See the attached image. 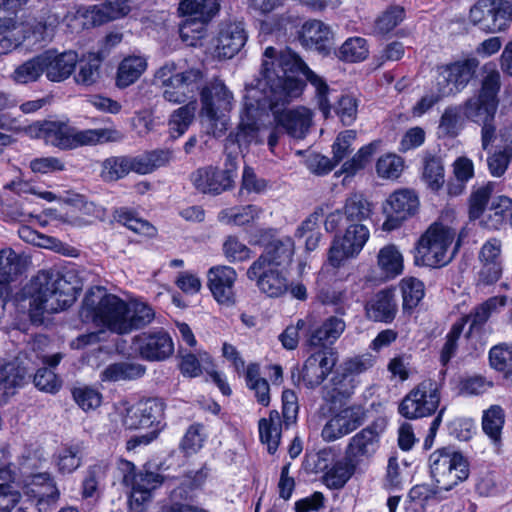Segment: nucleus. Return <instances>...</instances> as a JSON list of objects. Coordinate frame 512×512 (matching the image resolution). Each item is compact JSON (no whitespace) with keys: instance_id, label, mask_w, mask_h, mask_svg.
I'll return each instance as SVG.
<instances>
[{"instance_id":"nucleus-1","label":"nucleus","mask_w":512,"mask_h":512,"mask_svg":"<svg viewBox=\"0 0 512 512\" xmlns=\"http://www.w3.org/2000/svg\"><path fill=\"white\" fill-rule=\"evenodd\" d=\"M289 73L305 76L315 89L319 110L328 118L332 109L329 100L332 90L326 81L291 49L278 52L271 46L263 53L259 75L246 85L247 107L249 110L271 111L278 126L290 136L302 139L311 126L312 113L303 106L286 109L302 95L305 87L302 80Z\"/></svg>"},{"instance_id":"nucleus-2","label":"nucleus","mask_w":512,"mask_h":512,"mask_svg":"<svg viewBox=\"0 0 512 512\" xmlns=\"http://www.w3.org/2000/svg\"><path fill=\"white\" fill-rule=\"evenodd\" d=\"M81 290L73 271L42 270L31 281V306L46 313H57L71 306Z\"/></svg>"},{"instance_id":"nucleus-3","label":"nucleus","mask_w":512,"mask_h":512,"mask_svg":"<svg viewBox=\"0 0 512 512\" xmlns=\"http://www.w3.org/2000/svg\"><path fill=\"white\" fill-rule=\"evenodd\" d=\"M38 138L60 150H74L83 146H96L119 142L124 136L115 127L79 130L67 121H43L30 127Z\"/></svg>"},{"instance_id":"nucleus-4","label":"nucleus","mask_w":512,"mask_h":512,"mask_svg":"<svg viewBox=\"0 0 512 512\" xmlns=\"http://www.w3.org/2000/svg\"><path fill=\"white\" fill-rule=\"evenodd\" d=\"M478 65V60L471 58L438 67L435 85L412 107V114L422 116L444 97L460 92L473 78Z\"/></svg>"},{"instance_id":"nucleus-5","label":"nucleus","mask_w":512,"mask_h":512,"mask_svg":"<svg viewBox=\"0 0 512 512\" xmlns=\"http://www.w3.org/2000/svg\"><path fill=\"white\" fill-rule=\"evenodd\" d=\"M128 303L116 295L107 293L101 286L90 288L83 300L80 317L84 322H93L111 332L125 334V319Z\"/></svg>"},{"instance_id":"nucleus-6","label":"nucleus","mask_w":512,"mask_h":512,"mask_svg":"<svg viewBox=\"0 0 512 512\" xmlns=\"http://www.w3.org/2000/svg\"><path fill=\"white\" fill-rule=\"evenodd\" d=\"M455 237L456 230L454 228L441 222L431 224L416 242L415 265L439 268L450 263L460 246L458 240L455 249L450 252Z\"/></svg>"},{"instance_id":"nucleus-7","label":"nucleus","mask_w":512,"mask_h":512,"mask_svg":"<svg viewBox=\"0 0 512 512\" xmlns=\"http://www.w3.org/2000/svg\"><path fill=\"white\" fill-rule=\"evenodd\" d=\"M200 102L202 124L209 134L221 137L228 129L233 94L221 80L215 79L201 89Z\"/></svg>"},{"instance_id":"nucleus-8","label":"nucleus","mask_w":512,"mask_h":512,"mask_svg":"<svg viewBox=\"0 0 512 512\" xmlns=\"http://www.w3.org/2000/svg\"><path fill=\"white\" fill-rule=\"evenodd\" d=\"M375 359L369 354L359 355L344 360L321 388L322 399L330 404H337L352 397L360 381L358 376L374 366Z\"/></svg>"},{"instance_id":"nucleus-9","label":"nucleus","mask_w":512,"mask_h":512,"mask_svg":"<svg viewBox=\"0 0 512 512\" xmlns=\"http://www.w3.org/2000/svg\"><path fill=\"white\" fill-rule=\"evenodd\" d=\"M204 75L198 68L177 71L175 62L170 61L159 67L153 82L162 90L163 98L172 104H183L194 98L200 89Z\"/></svg>"},{"instance_id":"nucleus-10","label":"nucleus","mask_w":512,"mask_h":512,"mask_svg":"<svg viewBox=\"0 0 512 512\" xmlns=\"http://www.w3.org/2000/svg\"><path fill=\"white\" fill-rule=\"evenodd\" d=\"M430 474L437 487L451 490L469 476V465L465 457L455 447L439 448L429 457Z\"/></svg>"},{"instance_id":"nucleus-11","label":"nucleus","mask_w":512,"mask_h":512,"mask_svg":"<svg viewBox=\"0 0 512 512\" xmlns=\"http://www.w3.org/2000/svg\"><path fill=\"white\" fill-rule=\"evenodd\" d=\"M500 74L492 69L486 72L478 95L469 98L464 106V115L475 123L493 121L498 106Z\"/></svg>"},{"instance_id":"nucleus-12","label":"nucleus","mask_w":512,"mask_h":512,"mask_svg":"<svg viewBox=\"0 0 512 512\" xmlns=\"http://www.w3.org/2000/svg\"><path fill=\"white\" fill-rule=\"evenodd\" d=\"M469 20L486 32L504 31L512 20V0H478L470 8Z\"/></svg>"},{"instance_id":"nucleus-13","label":"nucleus","mask_w":512,"mask_h":512,"mask_svg":"<svg viewBox=\"0 0 512 512\" xmlns=\"http://www.w3.org/2000/svg\"><path fill=\"white\" fill-rule=\"evenodd\" d=\"M224 166L222 170L213 166L197 169L190 176L193 186L201 193L213 195L232 189L237 176L236 157L228 154Z\"/></svg>"},{"instance_id":"nucleus-14","label":"nucleus","mask_w":512,"mask_h":512,"mask_svg":"<svg viewBox=\"0 0 512 512\" xmlns=\"http://www.w3.org/2000/svg\"><path fill=\"white\" fill-rule=\"evenodd\" d=\"M440 403L437 382L422 381L401 401L398 412L407 419H417L433 414Z\"/></svg>"},{"instance_id":"nucleus-15","label":"nucleus","mask_w":512,"mask_h":512,"mask_svg":"<svg viewBox=\"0 0 512 512\" xmlns=\"http://www.w3.org/2000/svg\"><path fill=\"white\" fill-rule=\"evenodd\" d=\"M385 429L384 419H377L361 429L349 439L345 456L357 466L369 463L380 448L381 435Z\"/></svg>"},{"instance_id":"nucleus-16","label":"nucleus","mask_w":512,"mask_h":512,"mask_svg":"<svg viewBox=\"0 0 512 512\" xmlns=\"http://www.w3.org/2000/svg\"><path fill=\"white\" fill-rule=\"evenodd\" d=\"M298 326L306 327L305 344L320 349H328L327 346L333 345L346 329L345 321L336 315L329 316L319 324L315 315L308 314L298 320Z\"/></svg>"},{"instance_id":"nucleus-17","label":"nucleus","mask_w":512,"mask_h":512,"mask_svg":"<svg viewBox=\"0 0 512 512\" xmlns=\"http://www.w3.org/2000/svg\"><path fill=\"white\" fill-rule=\"evenodd\" d=\"M369 239V230L364 224L347 225L343 236H336L328 253L330 265L338 268L360 253Z\"/></svg>"},{"instance_id":"nucleus-18","label":"nucleus","mask_w":512,"mask_h":512,"mask_svg":"<svg viewBox=\"0 0 512 512\" xmlns=\"http://www.w3.org/2000/svg\"><path fill=\"white\" fill-rule=\"evenodd\" d=\"M246 276L254 281L259 291L270 298H278L288 291V279L280 268L271 267L264 258H257L248 267Z\"/></svg>"},{"instance_id":"nucleus-19","label":"nucleus","mask_w":512,"mask_h":512,"mask_svg":"<svg viewBox=\"0 0 512 512\" xmlns=\"http://www.w3.org/2000/svg\"><path fill=\"white\" fill-rule=\"evenodd\" d=\"M164 403L157 398L141 400L132 406H127L122 412V424L130 430L146 429L160 425L164 416Z\"/></svg>"},{"instance_id":"nucleus-20","label":"nucleus","mask_w":512,"mask_h":512,"mask_svg":"<svg viewBox=\"0 0 512 512\" xmlns=\"http://www.w3.org/2000/svg\"><path fill=\"white\" fill-rule=\"evenodd\" d=\"M338 361V356L332 349H319L312 353L304 362L298 373L297 383H303L308 389H315L332 372Z\"/></svg>"},{"instance_id":"nucleus-21","label":"nucleus","mask_w":512,"mask_h":512,"mask_svg":"<svg viewBox=\"0 0 512 512\" xmlns=\"http://www.w3.org/2000/svg\"><path fill=\"white\" fill-rule=\"evenodd\" d=\"M130 348L135 355L148 361L165 360L174 352L172 338L163 330L135 335Z\"/></svg>"},{"instance_id":"nucleus-22","label":"nucleus","mask_w":512,"mask_h":512,"mask_svg":"<svg viewBox=\"0 0 512 512\" xmlns=\"http://www.w3.org/2000/svg\"><path fill=\"white\" fill-rule=\"evenodd\" d=\"M419 199L414 191L400 189L393 192L383 205L386 220L383 229L391 231L398 228L403 221L416 214Z\"/></svg>"},{"instance_id":"nucleus-23","label":"nucleus","mask_w":512,"mask_h":512,"mask_svg":"<svg viewBox=\"0 0 512 512\" xmlns=\"http://www.w3.org/2000/svg\"><path fill=\"white\" fill-rule=\"evenodd\" d=\"M255 244L265 246V251L258 257L264 258L269 266L280 268L289 265L294 255V241L288 236L275 237L274 230L257 231Z\"/></svg>"},{"instance_id":"nucleus-24","label":"nucleus","mask_w":512,"mask_h":512,"mask_svg":"<svg viewBox=\"0 0 512 512\" xmlns=\"http://www.w3.org/2000/svg\"><path fill=\"white\" fill-rule=\"evenodd\" d=\"M237 272L231 266L217 265L207 272V285L218 304L231 307L236 303L234 285Z\"/></svg>"},{"instance_id":"nucleus-25","label":"nucleus","mask_w":512,"mask_h":512,"mask_svg":"<svg viewBox=\"0 0 512 512\" xmlns=\"http://www.w3.org/2000/svg\"><path fill=\"white\" fill-rule=\"evenodd\" d=\"M365 420V412L361 406H348L335 414L323 427L321 436L332 442L360 427Z\"/></svg>"},{"instance_id":"nucleus-26","label":"nucleus","mask_w":512,"mask_h":512,"mask_svg":"<svg viewBox=\"0 0 512 512\" xmlns=\"http://www.w3.org/2000/svg\"><path fill=\"white\" fill-rule=\"evenodd\" d=\"M365 317L373 322L390 324L398 313V301L394 287L374 293L364 305Z\"/></svg>"},{"instance_id":"nucleus-27","label":"nucleus","mask_w":512,"mask_h":512,"mask_svg":"<svg viewBox=\"0 0 512 512\" xmlns=\"http://www.w3.org/2000/svg\"><path fill=\"white\" fill-rule=\"evenodd\" d=\"M164 481V477L155 472L141 471L133 475L127 474L124 482L131 485L130 505L138 512L150 501L152 491L158 488Z\"/></svg>"},{"instance_id":"nucleus-28","label":"nucleus","mask_w":512,"mask_h":512,"mask_svg":"<svg viewBox=\"0 0 512 512\" xmlns=\"http://www.w3.org/2000/svg\"><path fill=\"white\" fill-rule=\"evenodd\" d=\"M44 74L51 82H63L75 71L78 55L74 51L57 53L53 50L42 52Z\"/></svg>"},{"instance_id":"nucleus-29","label":"nucleus","mask_w":512,"mask_h":512,"mask_svg":"<svg viewBox=\"0 0 512 512\" xmlns=\"http://www.w3.org/2000/svg\"><path fill=\"white\" fill-rule=\"evenodd\" d=\"M247 34L242 22L222 24L216 44V53L219 58L230 59L245 45Z\"/></svg>"},{"instance_id":"nucleus-30","label":"nucleus","mask_w":512,"mask_h":512,"mask_svg":"<svg viewBox=\"0 0 512 512\" xmlns=\"http://www.w3.org/2000/svg\"><path fill=\"white\" fill-rule=\"evenodd\" d=\"M134 0H104L101 5H93L79 10L78 14L87 19L92 26H98L108 21L127 15Z\"/></svg>"},{"instance_id":"nucleus-31","label":"nucleus","mask_w":512,"mask_h":512,"mask_svg":"<svg viewBox=\"0 0 512 512\" xmlns=\"http://www.w3.org/2000/svg\"><path fill=\"white\" fill-rule=\"evenodd\" d=\"M332 38L330 27L320 20L306 21L300 31L302 45L320 53L329 52Z\"/></svg>"},{"instance_id":"nucleus-32","label":"nucleus","mask_w":512,"mask_h":512,"mask_svg":"<svg viewBox=\"0 0 512 512\" xmlns=\"http://www.w3.org/2000/svg\"><path fill=\"white\" fill-rule=\"evenodd\" d=\"M220 0H181L177 12L182 17L208 24L219 13Z\"/></svg>"},{"instance_id":"nucleus-33","label":"nucleus","mask_w":512,"mask_h":512,"mask_svg":"<svg viewBox=\"0 0 512 512\" xmlns=\"http://www.w3.org/2000/svg\"><path fill=\"white\" fill-rule=\"evenodd\" d=\"M505 299L492 297L484 303L476 306L469 314L460 318L457 322H463V328L469 323V330L467 335H471L475 332H480L484 325L487 323L491 316V313L497 308V306H504Z\"/></svg>"},{"instance_id":"nucleus-34","label":"nucleus","mask_w":512,"mask_h":512,"mask_svg":"<svg viewBox=\"0 0 512 512\" xmlns=\"http://www.w3.org/2000/svg\"><path fill=\"white\" fill-rule=\"evenodd\" d=\"M358 466L355 465L347 456L336 461L328 468L322 476V482L329 488L338 490L345 486L353 476Z\"/></svg>"},{"instance_id":"nucleus-35","label":"nucleus","mask_w":512,"mask_h":512,"mask_svg":"<svg viewBox=\"0 0 512 512\" xmlns=\"http://www.w3.org/2000/svg\"><path fill=\"white\" fill-rule=\"evenodd\" d=\"M145 367L138 363L117 362L105 367L100 373L103 382L135 380L145 374Z\"/></svg>"},{"instance_id":"nucleus-36","label":"nucleus","mask_w":512,"mask_h":512,"mask_svg":"<svg viewBox=\"0 0 512 512\" xmlns=\"http://www.w3.org/2000/svg\"><path fill=\"white\" fill-rule=\"evenodd\" d=\"M147 68L146 59L140 56L124 58L118 66L116 86L126 88L136 82Z\"/></svg>"},{"instance_id":"nucleus-37","label":"nucleus","mask_w":512,"mask_h":512,"mask_svg":"<svg viewBox=\"0 0 512 512\" xmlns=\"http://www.w3.org/2000/svg\"><path fill=\"white\" fill-rule=\"evenodd\" d=\"M377 266L386 279H394L403 272V256L395 245H386L378 252Z\"/></svg>"},{"instance_id":"nucleus-38","label":"nucleus","mask_w":512,"mask_h":512,"mask_svg":"<svg viewBox=\"0 0 512 512\" xmlns=\"http://www.w3.org/2000/svg\"><path fill=\"white\" fill-rule=\"evenodd\" d=\"M244 107L245 113L241 116V121L238 125L236 141L240 146H248L252 143L259 144L262 141L259 139V127L256 122L255 113L257 111L263 112V110L260 108L249 110L246 96L244 97Z\"/></svg>"},{"instance_id":"nucleus-39","label":"nucleus","mask_w":512,"mask_h":512,"mask_svg":"<svg viewBox=\"0 0 512 512\" xmlns=\"http://www.w3.org/2000/svg\"><path fill=\"white\" fill-rule=\"evenodd\" d=\"M261 442L267 444L268 452L274 454L281 438V418L276 410L270 412L268 418L259 420Z\"/></svg>"},{"instance_id":"nucleus-40","label":"nucleus","mask_w":512,"mask_h":512,"mask_svg":"<svg viewBox=\"0 0 512 512\" xmlns=\"http://www.w3.org/2000/svg\"><path fill=\"white\" fill-rule=\"evenodd\" d=\"M347 225L363 224L372 213V204L361 194H352L343 207Z\"/></svg>"},{"instance_id":"nucleus-41","label":"nucleus","mask_w":512,"mask_h":512,"mask_svg":"<svg viewBox=\"0 0 512 512\" xmlns=\"http://www.w3.org/2000/svg\"><path fill=\"white\" fill-rule=\"evenodd\" d=\"M399 287L402 295V310L404 313L411 314L425 295L424 283L415 277H406L400 281Z\"/></svg>"},{"instance_id":"nucleus-42","label":"nucleus","mask_w":512,"mask_h":512,"mask_svg":"<svg viewBox=\"0 0 512 512\" xmlns=\"http://www.w3.org/2000/svg\"><path fill=\"white\" fill-rule=\"evenodd\" d=\"M261 209L256 205H245L231 207L221 210L218 213V220L228 225L243 226L252 223L259 217Z\"/></svg>"},{"instance_id":"nucleus-43","label":"nucleus","mask_w":512,"mask_h":512,"mask_svg":"<svg viewBox=\"0 0 512 512\" xmlns=\"http://www.w3.org/2000/svg\"><path fill=\"white\" fill-rule=\"evenodd\" d=\"M155 318L151 306L143 302L128 303V312L125 319V334L132 330L141 329L149 325Z\"/></svg>"},{"instance_id":"nucleus-44","label":"nucleus","mask_w":512,"mask_h":512,"mask_svg":"<svg viewBox=\"0 0 512 512\" xmlns=\"http://www.w3.org/2000/svg\"><path fill=\"white\" fill-rule=\"evenodd\" d=\"M196 108L197 102L192 100L172 112L168 120L172 137H179L187 131L194 120Z\"/></svg>"},{"instance_id":"nucleus-45","label":"nucleus","mask_w":512,"mask_h":512,"mask_svg":"<svg viewBox=\"0 0 512 512\" xmlns=\"http://www.w3.org/2000/svg\"><path fill=\"white\" fill-rule=\"evenodd\" d=\"M42 53L38 54L16 67L11 77L18 84L37 82L44 74Z\"/></svg>"},{"instance_id":"nucleus-46","label":"nucleus","mask_w":512,"mask_h":512,"mask_svg":"<svg viewBox=\"0 0 512 512\" xmlns=\"http://www.w3.org/2000/svg\"><path fill=\"white\" fill-rule=\"evenodd\" d=\"M79 70L74 79L77 84L91 86L100 79L101 58L95 53H89L78 59Z\"/></svg>"},{"instance_id":"nucleus-47","label":"nucleus","mask_w":512,"mask_h":512,"mask_svg":"<svg viewBox=\"0 0 512 512\" xmlns=\"http://www.w3.org/2000/svg\"><path fill=\"white\" fill-rule=\"evenodd\" d=\"M24 379V371L16 364L8 362L0 367V402L14 394Z\"/></svg>"},{"instance_id":"nucleus-48","label":"nucleus","mask_w":512,"mask_h":512,"mask_svg":"<svg viewBox=\"0 0 512 512\" xmlns=\"http://www.w3.org/2000/svg\"><path fill=\"white\" fill-rule=\"evenodd\" d=\"M32 484L37 488L32 489L36 506L43 505L44 503L49 504L57 500L59 491L49 473L33 475Z\"/></svg>"},{"instance_id":"nucleus-49","label":"nucleus","mask_w":512,"mask_h":512,"mask_svg":"<svg viewBox=\"0 0 512 512\" xmlns=\"http://www.w3.org/2000/svg\"><path fill=\"white\" fill-rule=\"evenodd\" d=\"M83 446L81 443L63 447L55 456L58 471L61 474L74 472L82 463Z\"/></svg>"},{"instance_id":"nucleus-50","label":"nucleus","mask_w":512,"mask_h":512,"mask_svg":"<svg viewBox=\"0 0 512 512\" xmlns=\"http://www.w3.org/2000/svg\"><path fill=\"white\" fill-rule=\"evenodd\" d=\"M108 467L106 462L99 461L87 468L82 481L83 498H92L98 493L99 485L106 477Z\"/></svg>"},{"instance_id":"nucleus-51","label":"nucleus","mask_w":512,"mask_h":512,"mask_svg":"<svg viewBox=\"0 0 512 512\" xmlns=\"http://www.w3.org/2000/svg\"><path fill=\"white\" fill-rule=\"evenodd\" d=\"M380 146V140L373 141L368 145L363 146L352 158L343 163L341 172L347 175L356 174L359 170L365 168L366 165L371 162L373 156L379 150Z\"/></svg>"},{"instance_id":"nucleus-52","label":"nucleus","mask_w":512,"mask_h":512,"mask_svg":"<svg viewBox=\"0 0 512 512\" xmlns=\"http://www.w3.org/2000/svg\"><path fill=\"white\" fill-rule=\"evenodd\" d=\"M423 178L432 190H439L444 182V166L440 157L426 154L423 159Z\"/></svg>"},{"instance_id":"nucleus-53","label":"nucleus","mask_w":512,"mask_h":512,"mask_svg":"<svg viewBox=\"0 0 512 512\" xmlns=\"http://www.w3.org/2000/svg\"><path fill=\"white\" fill-rule=\"evenodd\" d=\"M368 45L362 37L348 38L336 52L337 57L345 62H359L368 56Z\"/></svg>"},{"instance_id":"nucleus-54","label":"nucleus","mask_w":512,"mask_h":512,"mask_svg":"<svg viewBox=\"0 0 512 512\" xmlns=\"http://www.w3.org/2000/svg\"><path fill=\"white\" fill-rule=\"evenodd\" d=\"M22 258L14 250L0 251V283H9L22 272Z\"/></svg>"},{"instance_id":"nucleus-55","label":"nucleus","mask_w":512,"mask_h":512,"mask_svg":"<svg viewBox=\"0 0 512 512\" xmlns=\"http://www.w3.org/2000/svg\"><path fill=\"white\" fill-rule=\"evenodd\" d=\"M130 173L128 156H112L101 163L100 176L105 182H114Z\"/></svg>"},{"instance_id":"nucleus-56","label":"nucleus","mask_w":512,"mask_h":512,"mask_svg":"<svg viewBox=\"0 0 512 512\" xmlns=\"http://www.w3.org/2000/svg\"><path fill=\"white\" fill-rule=\"evenodd\" d=\"M489 361L492 368L505 372V377L512 382V345L499 344L492 347Z\"/></svg>"},{"instance_id":"nucleus-57","label":"nucleus","mask_w":512,"mask_h":512,"mask_svg":"<svg viewBox=\"0 0 512 512\" xmlns=\"http://www.w3.org/2000/svg\"><path fill=\"white\" fill-rule=\"evenodd\" d=\"M206 437L204 426L194 423L185 432L179 448L185 455L196 454L203 447Z\"/></svg>"},{"instance_id":"nucleus-58","label":"nucleus","mask_w":512,"mask_h":512,"mask_svg":"<svg viewBox=\"0 0 512 512\" xmlns=\"http://www.w3.org/2000/svg\"><path fill=\"white\" fill-rule=\"evenodd\" d=\"M505 421L503 409L498 405L491 406L483 414V431L494 441L500 439V434Z\"/></svg>"},{"instance_id":"nucleus-59","label":"nucleus","mask_w":512,"mask_h":512,"mask_svg":"<svg viewBox=\"0 0 512 512\" xmlns=\"http://www.w3.org/2000/svg\"><path fill=\"white\" fill-rule=\"evenodd\" d=\"M222 251L230 263L245 262L252 258L251 249L234 235L225 238Z\"/></svg>"},{"instance_id":"nucleus-60","label":"nucleus","mask_w":512,"mask_h":512,"mask_svg":"<svg viewBox=\"0 0 512 512\" xmlns=\"http://www.w3.org/2000/svg\"><path fill=\"white\" fill-rule=\"evenodd\" d=\"M405 18V10L398 5L387 8L375 21V31L379 34H387L397 27Z\"/></svg>"},{"instance_id":"nucleus-61","label":"nucleus","mask_w":512,"mask_h":512,"mask_svg":"<svg viewBox=\"0 0 512 512\" xmlns=\"http://www.w3.org/2000/svg\"><path fill=\"white\" fill-rule=\"evenodd\" d=\"M72 396L77 405L84 411L95 410L101 405V393L89 386L75 387L72 390Z\"/></svg>"},{"instance_id":"nucleus-62","label":"nucleus","mask_w":512,"mask_h":512,"mask_svg":"<svg viewBox=\"0 0 512 512\" xmlns=\"http://www.w3.org/2000/svg\"><path fill=\"white\" fill-rule=\"evenodd\" d=\"M206 26V24L187 18L180 24V38L186 45L195 47L205 37Z\"/></svg>"},{"instance_id":"nucleus-63","label":"nucleus","mask_w":512,"mask_h":512,"mask_svg":"<svg viewBox=\"0 0 512 512\" xmlns=\"http://www.w3.org/2000/svg\"><path fill=\"white\" fill-rule=\"evenodd\" d=\"M493 187V183H487L472 192L469 200L470 219H478L483 214L493 192Z\"/></svg>"},{"instance_id":"nucleus-64","label":"nucleus","mask_w":512,"mask_h":512,"mask_svg":"<svg viewBox=\"0 0 512 512\" xmlns=\"http://www.w3.org/2000/svg\"><path fill=\"white\" fill-rule=\"evenodd\" d=\"M356 140V131L345 130L338 134L332 145L333 160L339 164L353 151V143Z\"/></svg>"}]
</instances>
